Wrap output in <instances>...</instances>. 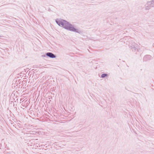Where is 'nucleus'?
<instances>
[{
	"instance_id": "1",
	"label": "nucleus",
	"mask_w": 154,
	"mask_h": 154,
	"mask_svg": "<svg viewBox=\"0 0 154 154\" xmlns=\"http://www.w3.org/2000/svg\"><path fill=\"white\" fill-rule=\"evenodd\" d=\"M57 23L59 26H62L66 29L69 24L66 21L64 20L59 21L57 22Z\"/></svg>"
},
{
	"instance_id": "2",
	"label": "nucleus",
	"mask_w": 154,
	"mask_h": 154,
	"mask_svg": "<svg viewBox=\"0 0 154 154\" xmlns=\"http://www.w3.org/2000/svg\"><path fill=\"white\" fill-rule=\"evenodd\" d=\"M66 29H68L69 30L73 32H78V29L75 28L74 27H73L70 24H69L68 26L67 27H66Z\"/></svg>"
},
{
	"instance_id": "3",
	"label": "nucleus",
	"mask_w": 154,
	"mask_h": 154,
	"mask_svg": "<svg viewBox=\"0 0 154 154\" xmlns=\"http://www.w3.org/2000/svg\"><path fill=\"white\" fill-rule=\"evenodd\" d=\"M145 6V10H149L151 8L153 7L152 5H151V3L150 1H148Z\"/></svg>"
},
{
	"instance_id": "4",
	"label": "nucleus",
	"mask_w": 154,
	"mask_h": 154,
	"mask_svg": "<svg viewBox=\"0 0 154 154\" xmlns=\"http://www.w3.org/2000/svg\"><path fill=\"white\" fill-rule=\"evenodd\" d=\"M137 44L134 43V45H132L131 46L130 45L129 48H131L132 51H136V50H138L137 46H136Z\"/></svg>"
},
{
	"instance_id": "5",
	"label": "nucleus",
	"mask_w": 154,
	"mask_h": 154,
	"mask_svg": "<svg viewBox=\"0 0 154 154\" xmlns=\"http://www.w3.org/2000/svg\"><path fill=\"white\" fill-rule=\"evenodd\" d=\"M152 56L149 55H145L143 58L144 61H147L151 59Z\"/></svg>"
},
{
	"instance_id": "6",
	"label": "nucleus",
	"mask_w": 154,
	"mask_h": 154,
	"mask_svg": "<svg viewBox=\"0 0 154 154\" xmlns=\"http://www.w3.org/2000/svg\"><path fill=\"white\" fill-rule=\"evenodd\" d=\"M46 55L51 58H53L55 57V55L51 53H47L46 54Z\"/></svg>"
},
{
	"instance_id": "7",
	"label": "nucleus",
	"mask_w": 154,
	"mask_h": 154,
	"mask_svg": "<svg viewBox=\"0 0 154 154\" xmlns=\"http://www.w3.org/2000/svg\"><path fill=\"white\" fill-rule=\"evenodd\" d=\"M108 76V75L107 73H103L101 74L100 77L104 78Z\"/></svg>"
},
{
	"instance_id": "8",
	"label": "nucleus",
	"mask_w": 154,
	"mask_h": 154,
	"mask_svg": "<svg viewBox=\"0 0 154 154\" xmlns=\"http://www.w3.org/2000/svg\"><path fill=\"white\" fill-rule=\"evenodd\" d=\"M150 2H151V5H152L153 7H154V0H152L150 1Z\"/></svg>"
},
{
	"instance_id": "9",
	"label": "nucleus",
	"mask_w": 154,
	"mask_h": 154,
	"mask_svg": "<svg viewBox=\"0 0 154 154\" xmlns=\"http://www.w3.org/2000/svg\"><path fill=\"white\" fill-rule=\"evenodd\" d=\"M119 27H119L118 29H122L121 26H118Z\"/></svg>"
},
{
	"instance_id": "10",
	"label": "nucleus",
	"mask_w": 154,
	"mask_h": 154,
	"mask_svg": "<svg viewBox=\"0 0 154 154\" xmlns=\"http://www.w3.org/2000/svg\"><path fill=\"white\" fill-rule=\"evenodd\" d=\"M153 46H154V44H153Z\"/></svg>"
}]
</instances>
